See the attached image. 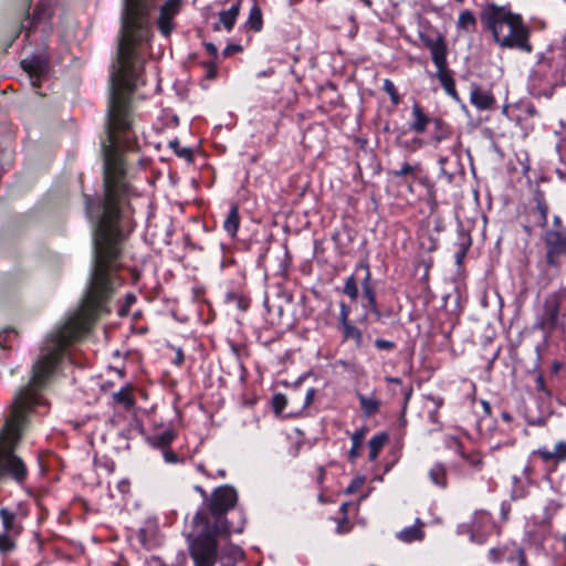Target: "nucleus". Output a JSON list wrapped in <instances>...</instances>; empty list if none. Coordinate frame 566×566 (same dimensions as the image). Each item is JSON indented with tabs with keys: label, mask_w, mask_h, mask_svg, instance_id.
Segmentation results:
<instances>
[{
	"label": "nucleus",
	"mask_w": 566,
	"mask_h": 566,
	"mask_svg": "<svg viewBox=\"0 0 566 566\" xmlns=\"http://www.w3.org/2000/svg\"><path fill=\"white\" fill-rule=\"evenodd\" d=\"M157 1L125 0L108 106H130V95L144 83L140 48L153 38L150 13Z\"/></svg>",
	"instance_id": "f257e3e1"
},
{
	"label": "nucleus",
	"mask_w": 566,
	"mask_h": 566,
	"mask_svg": "<svg viewBox=\"0 0 566 566\" xmlns=\"http://www.w3.org/2000/svg\"><path fill=\"white\" fill-rule=\"evenodd\" d=\"M485 30L492 33L494 42L502 49H516L531 53L530 29L520 14L504 6L489 3L480 13Z\"/></svg>",
	"instance_id": "f03ea898"
},
{
	"label": "nucleus",
	"mask_w": 566,
	"mask_h": 566,
	"mask_svg": "<svg viewBox=\"0 0 566 566\" xmlns=\"http://www.w3.org/2000/svg\"><path fill=\"white\" fill-rule=\"evenodd\" d=\"M566 82V55L563 50L541 53L530 75L535 94L546 93L552 86Z\"/></svg>",
	"instance_id": "7ed1b4c3"
},
{
	"label": "nucleus",
	"mask_w": 566,
	"mask_h": 566,
	"mask_svg": "<svg viewBox=\"0 0 566 566\" xmlns=\"http://www.w3.org/2000/svg\"><path fill=\"white\" fill-rule=\"evenodd\" d=\"M196 537L190 545V555L196 566H214L219 557L217 535L229 534L230 532H217L211 521L201 512L193 516Z\"/></svg>",
	"instance_id": "20e7f679"
},
{
	"label": "nucleus",
	"mask_w": 566,
	"mask_h": 566,
	"mask_svg": "<svg viewBox=\"0 0 566 566\" xmlns=\"http://www.w3.org/2000/svg\"><path fill=\"white\" fill-rule=\"evenodd\" d=\"M238 503L237 490L229 485H221L216 488L207 503V511H200L206 515L212 524V527L217 532H237L241 533L244 527V521L238 526L231 525L226 515L232 510Z\"/></svg>",
	"instance_id": "39448f33"
},
{
	"label": "nucleus",
	"mask_w": 566,
	"mask_h": 566,
	"mask_svg": "<svg viewBox=\"0 0 566 566\" xmlns=\"http://www.w3.org/2000/svg\"><path fill=\"white\" fill-rule=\"evenodd\" d=\"M469 434L464 437L448 436L444 441L446 448L458 457L452 463V470L461 475L481 472L484 469V455L480 449L468 444Z\"/></svg>",
	"instance_id": "423d86ee"
},
{
	"label": "nucleus",
	"mask_w": 566,
	"mask_h": 566,
	"mask_svg": "<svg viewBox=\"0 0 566 566\" xmlns=\"http://www.w3.org/2000/svg\"><path fill=\"white\" fill-rule=\"evenodd\" d=\"M494 528V522L490 512L476 510L468 523L458 525L457 533L467 535L470 542L482 545L486 542Z\"/></svg>",
	"instance_id": "0eeeda50"
},
{
	"label": "nucleus",
	"mask_w": 566,
	"mask_h": 566,
	"mask_svg": "<svg viewBox=\"0 0 566 566\" xmlns=\"http://www.w3.org/2000/svg\"><path fill=\"white\" fill-rule=\"evenodd\" d=\"M418 35L423 45L430 51L431 59L448 55L444 35L428 19L419 18Z\"/></svg>",
	"instance_id": "6e6552de"
},
{
	"label": "nucleus",
	"mask_w": 566,
	"mask_h": 566,
	"mask_svg": "<svg viewBox=\"0 0 566 566\" xmlns=\"http://www.w3.org/2000/svg\"><path fill=\"white\" fill-rule=\"evenodd\" d=\"M364 270L365 275L361 281L363 296L366 303L363 306L368 310L377 321L391 315L390 311L382 312L377 304L376 289L371 280V272L367 262H361L356 266V271Z\"/></svg>",
	"instance_id": "1a4fd4ad"
},
{
	"label": "nucleus",
	"mask_w": 566,
	"mask_h": 566,
	"mask_svg": "<svg viewBox=\"0 0 566 566\" xmlns=\"http://www.w3.org/2000/svg\"><path fill=\"white\" fill-rule=\"evenodd\" d=\"M544 242L547 264L558 266L560 259L566 258V230H547L544 233Z\"/></svg>",
	"instance_id": "9d476101"
},
{
	"label": "nucleus",
	"mask_w": 566,
	"mask_h": 566,
	"mask_svg": "<svg viewBox=\"0 0 566 566\" xmlns=\"http://www.w3.org/2000/svg\"><path fill=\"white\" fill-rule=\"evenodd\" d=\"M560 297L562 293L549 295L544 302V314L537 322V326L543 331H554L557 327H565L564 317L560 318Z\"/></svg>",
	"instance_id": "9b49d317"
},
{
	"label": "nucleus",
	"mask_w": 566,
	"mask_h": 566,
	"mask_svg": "<svg viewBox=\"0 0 566 566\" xmlns=\"http://www.w3.org/2000/svg\"><path fill=\"white\" fill-rule=\"evenodd\" d=\"M489 560L497 564L503 562H517V566H528L526 555L521 545L515 542H507L488 552Z\"/></svg>",
	"instance_id": "f8f14e48"
},
{
	"label": "nucleus",
	"mask_w": 566,
	"mask_h": 566,
	"mask_svg": "<svg viewBox=\"0 0 566 566\" xmlns=\"http://www.w3.org/2000/svg\"><path fill=\"white\" fill-rule=\"evenodd\" d=\"M184 0H166L159 8V15L156 21L160 34L169 38L175 31L176 17L181 12Z\"/></svg>",
	"instance_id": "ddd939ff"
},
{
	"label": "nucleus",
	"mask_w": 566,
	"mask_h": 566,
	"mask_svg": "<svg viewBox=\"0 0 566 566\" xmlns=\"http://www.w3.org/2000/svg\"><path fill=\"white\" fill-rule=\"evenodd\" d=\"M447 56L448 55H440L432 59V62L437 67V78L439 80L446 93L455 101H459V95L455 88V81L452 76V72L448 67Z\"/></svg>",
	"instance_id": "4468645a"
},
{
	"label": "nucleus",
	"mask_w": 566,
	"mask_h": 566,
	"mask_svg": "<svg viewBox=\"0 0 566 566\" xmlns=\"http://www.w3.org/2000/svg\"><path fill=\"white\" fill-rule=\"evenodd\" d=\"M532 457H538L553 471L562 462L566 461V441H558L553 450L546 447L539 448L532 452Z\"/></svg>",
	"instance_id": "2eb2a0df"
},
{
	"label": "nucleus",
	"mask_w": 566,
	"mask_h": 566,
	"mask_svg": "<svg viewBox=\"0 0 566 566\" xmlns=\"http://www.w3.org/2000/svg\"><path fill=\"white\" fill-rule=\"evenodd\" d=\"M22 69L28 73L31 84L39 87L48 73V62L40 56H31L21 61Z\"/></svg>",
	"instance_id": "dca6fc26"
},
{
	"label": "nucleus",
	"mask_w": 566,
	"mask_h": 566,
	"mask_svg": "<svg viewBox=\"0 0 566 566\" xmlns=\"http://www.w3.org/2000/svg\"><path fill=\"white\" fill-rule=\"evenodd\" d=\"M411 117L412 120L409 124V129L416 134L426 133L428 126L432 125L436 119V117L429 116L418 102L412 104Z\"/></svg>",
	"instance_id": "f3484780"
},
{
	"label": "nucleus",
	"mask_w": 566,
	"mask_h": 566,
	"mask_svg": "<svg viewBox=\"0 0 566 566\" xmlns=\"http://www.w3.org/2000/svg\"><path fill=\"white\" fill-rule=\"evenodd\" d=\"M424 526H426V523L422 520L416 518L413 525L407 526V527L402 528L401 531H399L396 534V537L400 542L406 543V544H411L413 542H421V541H423V538L426 536V533L423 530Z\"/></svg>",
	"instance_id": "a211bd4d"
},
{
	"label": "nucleus",
	"mask_w": 566,
	"mask_h": 566,
	"mask_svg": "<svg viewBox=\"0 0 566 566\" xmlns=\"http://www.w3.org/2000/svg\"><path fill=\"white\" fill-rule=\"evenodd\" d=\"M137 538L143 547L150 549L158 544V525L148 520L137 532Z\"/></svg>",
	"instance_id": "6ab92c4d"
},
{
	"label": "nucleus",
	"mask_w": 566,
	"mask_h": 566,
	"mask_svg": "<svg viewBox=\"0 0 566 566\" xmlns=\"http://www.w3.org/2000/svg\"><path fill=\"white\" fill-rule=\"evenodd\" d=\"M470 102L480 111H486L493 108L495 104V97L489 91L482 90L478 85H472L470 92Z\"/></svg>",
	"instance_id": "aec40b11"
},
{
	"label": "nucleus",
	"mask_w": 566,
	"mask_h": 566,
	"mask_svg": "<svg viewBox=\"0 0 566 566\" xmlns=\"http://www.w3.org/2000/svg\"><path fill=\"white\" fill-rule=\"evenodd\" d=\"M533 201L535 203V210L538 214L537 224L542 228H545L547 226L548 205L546 202L544 192L539 188H536L533 191Z\"/></svg>",
	"instance_id": "412c9836"
},
{
	"label": "nucleus",
	"mask_w": 566,
	"mask_h": 566,
	"mask_svg": "<svg viewBox=\"0 0 566 566\" xmlns=\"http://www.w3.org/2000/svg\"><path fill=\"white\" fill-rule=\"evenodd\" d=\"M428 476L432 484L440 489L448 488V471L447 467L442 462H436L431 465L428 471Z\"/></svg>",
	"instance_id": "4be33fe9"
},
{
	"label": "nucleus",
	"mask_w": 566,
	"mask_h": 566,
	"mask_svg": "<svg viewBox=\"0 0 566 566\" xmlns=\"http://www.w3.org/2000/svg\"><path fill=\"white\" fill-rule=\"evenodd\" d=\"M243 551L234 544H227L220 549L219 558L224 566H233L238 560L243 558Z\"/></svg>",
	"instance_id": "5701e85b"
},
{
	"label": "nucleus",
	"mask_w": 566,
	"mask_h": 566,
	"mask_svg": "<svg viewBox=\"0 0 566 566\" xmlns=\"http://www.w3.org/2000/svg\"><path fill=\"white\" fill-rule=\"evenodd\" d=\"M432 125L433 130L431 133V142L434 143V145H438L451 137L452 129L450 125L441 117H436Z\"/></svg>",
	"instance_id": "b1692460"
},
{
	"label": "nucleus",
	"mask_w": 566,
	"mask_h": 566,
	"mask_svg": "<svg viewBox=\"0 0 566 566\" xmlns=\"http://www.w3.org/2000/svg\"><path fill=\"white\" fill-rule=\"evenodd\" d=\"M241 218L239 214V207L237 205H231L228 214L223 221V229L230 235V238L234 239L237 237L238 230L240 228Z\"/></svg>",
	"instance_id": "393cba45"
},
{
	"label": "nucleus",
	"mask_w": 566,
	"mask_h": 566,
	"mask_svg": "<svg viewBox=\"0 0 566 566\" xmlns=\"http://www.w3.org/2000/svg\"><path fill=\"white\" fill-rule=\"evenodd\" d=\"M244 27L255 33L263 29V14L256 0H253V4L250 9Z\"/></svg>",
	"instance_id": "a878e982"
},
{
	"label": "nucleus",
	"mask_w": 566,
	"mask_h": 566,
	"mask_svg": "<svg viewBox=\"0 0 566 566\" xmlns=\"http://www.w3.org/2000/svg\"><path fill=\"white\" fill-rule=\"evenodd\" d=\"M0 517L2 521L3 532L18 536L22 532V526L17 523L15 514L8 509H0Z\"/></svg>",
	"instance_id": "bb28decb"
},
{
	"label": "nucleus",
	"mask_w": 566,
	"mask_h": 566,
	"mask_svg": "<svg viewBox=\"0 0 566 566\" xmlns=\"http://www.w3.org/2000/svg\"><path fill=\"white\" fill-rule=\"evenodd\" d=\"M240 4L239 0L237 3L232 4L230 9L223 10L219 13V21L223 24L227 31H231L235 24V21L240 14Z\"/></svg>",
	"instance_id": "cd10ccee"
},
{
	"label": "nucleus",
	"mask_w": 566,
	"mask_h": 566,
	"mask_svg": "<svg viewBox=\"0 0 566 566\" xmlns=\"http://www.w3.org/2000/svg\"><path fill=\"white\" fill-rule=\"evenodd\" d=\"M457 29L460 32L473 33L476 29V19L472 11H461L457 21Z\"/></svg>",
	"instance_id": "c85d7f7f"
},
{
	"label": "nucleus",
	"mask_w": 566,
	"mask_h": 566,
	"mask_svg": "<svg viewBox=\"0 0 566 566\" xmlns=\"http://www.w3.org/2000/svg\"><path fill=\"white\" fill-rule=\"evenodd\" d=\"M148 566H186L187 556L184 552H178L175 560L168 562L160 556L151 555L146 559Z\"/></svg>",
	"instance_id": "c756f323"
},
{
	"label": "nucleus",
	"mask_w": 566,
	"mask_h": 566,
	"mask_svg": "<svg viewBox=\"0 0 566 566\" xmlns=\"http://www.w3.org/2000/svg\"><path fill=\"white\" fill-rule=\"evenodd\" d=\"M357 398L359 400L360 408L366 417H370L379 411L380 401L373 394L371 396H365L363 394H357Z\"/></svg>",
	"instance_id": "7c9ffc66"
},
{
	"label": "nucleus",
	"mask_w": 566,
	"mask_h": 566,
	"mask_svg": "<svg viewBox=\"0 0 566 566\" xmlns=\"http://www.w3.org/2000/svg\"><path fill=\"white\" fill-rule=\"evenodd\" d=\"M339 329L342 331L344 342L353 340L357 348L363 346V333L352 322L339 326Z\"/></svg>",
	"instance_id": "2f4dec72"
},
{
	"label": "nucleus",
	"mask_w": 566,
	"mask_h": 566,
	"mask_svg": "<svg viewBox=\"0 0 566 566\" xmlns=\"http://www.w3.org/2000/svg\"><path fill=\"white\" fill-rule=\"evenodd\" d=\"M176 433L174 430L167 429L159 433L151 436L148 441L154 448H161L163 450L168 448L169 444L175 440Z\"/></svg>",
	"instance_id": "473e14b6"
},
{
	"label": "nucleus",
	"mask_w": 566,
	"mask_h": 566,
	"mask_svg": "<svg viewBox=\"0 0 566 566\" xmlns=\"http://www.w3.org/2000/svg\"><path fill=\"white\" fill-rule=\"evenodd\" d=\"M388 440V436L386 433H379V434H376L374 436L369 442H368V449H369V460L370 461H375L378 455H379V452L381 451L382 447L385 446V443L387 442Z\"/></svg>",
	"instance_id": "72a5a7b5"
},
{
	"label": "nucleus",
	"mask_w": 566,
	"mask_h": 566,
	"mask_svg": "<svg viewBox=\"0 0 566 566\" xmlns=\"http://www.w3.org/2000/svg\"><path fill=\"white\" fill-rule=\"evenodd\" d=\"M364 438L365 429H358L352 434V448L348 452V459L350 462H355L356 459L359 457V449L363 444Z\"/></svg>",
	"instance_id": "f704fd0d"
},
{
	"label": "nucleus",
	"mask_w": 566,
	"mask_h": 566,
	"mask_svg": "<svg viewBox=\"0 0 566 566\" xmlns=\"http://www.w3.org/2000/svg\"><path fill=\"white\" fill-rule=\"evenodd\" d=\"M421 170L420 164H409L403 163L400 169L391 170L390 175L394 177H412L415 178L417 174Z\"/></svg>",
	"instance_id": "c9c22d12"
},
{
	"label": "nucleus",
	"mask_w": 566,
	"mask_h": 566,
	"mask_svg": "<svg viewBox=\"0 0 566 566\" xmlns=\"http://www.w3.org/2000/svg\"><path fill=\"white\" fill-rule=\"evenodd\" d=\"M343 293L347 295L352 301H356L358 298V286L354 274L349 275L345 280Z\"/></svg>",
	"instance_id": "e433bc0d"
},
{
	"label": "nucleus",
	"mask_w": 566,
	"mask_h": 566,
	"mask_svg": "<svg viewBox=\"0 0 566 566\" xmlns=\"http://www.w3.org/2000/svg\"><path fill=\"white\" fill-rule=\"evenodd\" d=\"M113 400L126 408H130L134 405V399L128 388H122L119 391L114 392Z\"/></svg>",
	"instance_id": "4c0bfd02"
},
{
	"label": "nucleus",
	"mask_w": 566,
	"mask_h": 566,
	"mask_svg": "<svg viewBox=\"0 0 566 566\" xmlns=\"http://www.w3.org/2000/svg\"><path fill=\"white\" fill-rule=\"evenodd\" d=\"M382 88L389 95L390 101L394 106H397L400 104L401 97H400L394 82L390 78L384 80Z\"/></svg>",
	"instance_id": "58836bf2"
},
{
	"label": "nucleus",
	"mask_w": 566,
	"mask_h": 566,
	"mask_svg": "<svg viewBox=\"0 0 566 566\" xmlns=\"http://www.w3.org/2000/svg\"><path fill=\"white\" fill-rule=\"evenodd\" d=\"M226 301L228 303H237L238 307L241 311H245L250 305V301L248 297L240 295L237 292H232V291L228 292L226 294Z\"/></svg>",
	"instance_id": "ea45409f"
},
{
	"label": "nucleus",
	"mask_w": 566,
	"mask_h": 566,
	"mask_svg": "<svg viewBox=\"0 0 566 566\" xmlns=\"http://www.w3.org/2000/svg\"><path fill=\"white\" fill-rule=\"evenodd\" d=\"M14 535L2 533L0 534V552L3 554H7L14 549L15 543H14Z\"/></svg>",
	"instance_id": "a19ab883"
},
{
	"label": "nucleus",
	"mask_w": 566,
	"mask_h": 566,
	"mask_svg": "<svg viewBox=\"0 0 566 566\" xmlns=\"http://www.w3.org/2000/svg\"><path fill=\"white\" fill-rule=\"evenodd\" d=\"M18 336V333L13 328H4L0 332V347L10 348L12 340Z\"/></svg>",
	"instance_id": "79ce46f5"
},
{
	"label": "nucleus",
	"mask_w": 566,
	"mask_h": 566,
	"mask_svg": "<svg viewBox=\"0 0 566 566\" xmlns=\"http://www.w3.org/2000/svg\"><path fill=\"white\" fill-rule=\"evenodd\" d=\"M471 245V235L465 231L459 232L458 241L455 242L457 250L469 251Z\"/></svg>",
	"instance_id": "37998d69"
},
{
	"label": "nucleus",
	"mask_w": 566,
	"mask_h": 566,
	"mask_svg": "<svg viewBox=\"0 0 566 566\" xmlns=\"http://www.w3.org/2000/svg\"><path fill=\"white\" fill-rule=\"evenodd\" d=\"M527 495V489L520 481H516L511 493L513 500H521Z\"/></svg>",
	"instance_id": "c03bdc74"
},
{
	"label": "nucleus",
	"mask_w": 566,
	"mask_h": 566,
	"mask_svg": "<svg viewBox=\"0 0 566 566\" xmlns=\"http://www.w3.org/2000/svg\"><path fill=\"white\" fill-rule=\"evenodd\" d=\"M273 409L276 413H281L286 406V397L282 394H276L272 398Z\"/></svg>",
	"instance_id": "a18cd8bd"
},
{
	"label": "nucleus",
	"mask_w": 566,
	"mask_h": 566,
	"mask_svg": "<svg viewBox=\"0 0 566 566\" xmlns=\"http://www.w3.org/2000/svg\"><path fill=\"white\" fill-rule=\"evenodd\" d=\"M349 313L350 307L345 304L344 302H340L339 304V315H338V324L339 326L350 323L349 322Z\"/></svg>",
	"instance_id": "49530a36"
},
{
	"label": "nucleus",
	"mask_w": 566,
	"mask_h": 566,
	"mask_svg": "<svg viewBox=\"0 0 566 566\" xmlns=\"http://www.w3.org/2000/svg\"><path fill=\"white\" fill-rule=\"evenodd\" d=\"M202 66L206 70V77L209 80H214L218 75L217 63L213 60L202 62Z\"/></svg>",
	"instance_id": "de8ad7c7"
},
{
	"label": "nucleus",
	"mask_w": 566,
	"mask_h": 566,
	"mask_svg": "<svg viewBox=\"0 0 566 566\" xmlns=\"http://www.w3.org/2000/svg\"><path fill=\"white\" fill-rule=\"evenodd\" d=\"M136 303V296L133 294V293H128L125 295V300H124V304L123 306L120 307L119 310V315L120 316H125L128 314L129 312V308L132 307L133 304Z\"/></svg>",
	"instance_id": "09e8293b"
},
{
	"label": "nucleus",
	"mask_w": 566,
	"mask_h": 566,
	"mask_svg": "<svg viewBox=\"0 0 566 566\" xmlns=\"http://www.w3.org/2000/svg\"><path fill=\"white\" fill-rule=\"evenodd\" d=\"M560 509V504L556 501H549L547 505L545 506V522L549 523L553 516L557 513V511Z\"/></svg>",
	"instance_id": "8fccbe9b"
},
{
	"label": "nucleus",
	"mask_w": 566,
	"mask_h": 566,
	"mask_svg": "<svg viewBox=\"0 0 566 566\" xmlns=\"http://www.w3.org/2000/svg\"><path fill=\"white\" fill-rule=\"evenodd\" d=\"M375 346L380 350H392L396 347V344L391 340L377 338L375 340Z\"/></svg>",
	"instance_id": "3c124183"
},
{
	"label": "nucleus",
	"mask_w": 566,
	"mask_h": 566,
	"mask_svg": "<svg viewBox=\"0 0 566 566\" xmlns=\"http://www.w3.org/2000/svg\"><path fill=\"white\" fill-rule=\"evenodd\" d=\"M439 407L440 405H437L432 410L428 411V419L432 424L437 426V430L441 429V424L439 421Z\"/></svg>",
	"instance_id": "603ef678"
},
{
	"label": "nucleus",
	"mask_w": 566,
	"mask_h": 566,
	"mask_svg": "<svg viewBox=\"0 0 566 566\" xmlns=\"http://www.w3.org/2000/svg\"><path fill=\"white\" fill-rule=\"evenodd\" d=\"M164 459L167 463H178L180 461L179 457L175 451L169 448L164 449L163 451Z\"/></svg>",
	"instance_id": "864d4df0"
},
{
	"label": "nucleus",
	"mask_w": 566,
	"mask_h": 566,
	"mask_svg": "<svg viewBox=\"0 0 566 566\" xmlns=\"http://www.w3.org/2000/svg\"><path fill=\"white\" fill-rule=\"evenodd\" d=\"M535 389L543 392L545 396H549V391L546 388L545 380L542 375H537L535 378Z\"/></svg>",
	"instance_id": "5fc2aeb1"
},
{
	"label": "nucleus",
	"mask_w": 566,
	"mask_h": 566,
	"mask_svg": "<svg viewBox=\"0 0 566 566\" xmlns=\"http://www.w3.org/2000/svg\"><path fill=\"white\" fill-rule=\"evenodd\" d=\"M364 483L363 478H356L352 481V483L347 486L346 492L347 493H354L357 489H359Z\"/></svg>",
	"instance_id": "6e6d98bb"
},
{
	"label": "nucleus",
	"mask_w": 566,
	"mask_h": 566,
	"mask_svg": "<svg viewBox=\"0 0 566 566\" xmlns=\"http://www.w3.org/2000/svg\"><path fill=\"white\" fill-rule=\"evenodd\" d=\"M241 51H242V46L240 44H229L223 50V55L230 56V55L241 52Z\"/></svg>",
	"instance_id": "4d7b16f0"
},
{
	"label": "nucleus",
	"mask_w": 566,
	"mask_h": 566,
	"mask_svg": "<svg viewBox=\"0 0 566 566\" xmlns=\"http://www.w3.org/2000/svg\"><path fill=\"white\" fill-rule=\"evenodd\" d=\"M510 512H511V505L510 503L507 502H502L501 504V520L503 522H506L509 520V516H510Z\"/></svg>",
	"instance_id": "13d9d810"
},
{
	"label": "nucleus",
	"mask_w": 566,
	"mask_h": 566,
	"mask_svg": "<svg viewBox=\"0 0 566 566\" xmlns=\"http://www.w3.org/2000/svg\"><path fill=\"white\" fill-rule=\"evenodd\" d=\"M350 527H349V524H348V520L346 516L343 517L342 521L338 522L337 524V532L343 534V533H347L349 532Z\"/></svg>",
	"instance_id": "bf43d9fd"
},
{
	"label": "nucleus",
	"mask_w": 566,
	"mask_h": 566,
	"mask_svg": "<svg viewBox=\"0 0 566 566\" xmlns=\"http://www.w3.org/2000/svg\"><path fill=\"white\" fill-rule=\"evenodd\" d=\"M205 48H206L207 52L209 53V55L212 57V60L216 61V59L218 56L217 46L213 43L208 42L205 44Z\"/></svg>",
	"instance_id": "052dcab7"
},
{
	"label": "nucleus",
	"mask_w": 566,
	"mask_h": 566,
	"mask_svg": "<svg viewBox=\"0 0 566 566\" xmlns=\"http://www.w3.org/2000/svg\"><path fill=\"white\" fill-rule=\"evenodd\" d=\"M557 150L562 160L566 164V138H563L560 143L557 145Z\"/></svg>",
	"instance_id": "680f3d73"
},
{
	"label": "nucleus",
	"mask_w": 566,
	"mask_h": 566,
	"mask_svg": "<svg viewBox=\"0 0 566 566\" xmlns=\"http://www.w3.org/2000/svg\"><path fill=\"white\" fill-rule=\"evenodd\" d=\"M315 394H316V390L314 388L307 389L306 395H305V400H304V407H307L313 402Z\"/></svg>",
	"instance_id": "e2e57ef3"
},
{
	"label": "nucleus",
	"mask_w": 566,
	"mask_h": 566,
	"mask_svg": "<svg viewBox=\"0 0 566 566\" xmlns=\"http://www.w3.org/2000/svg\"><path fill=\"white\" fill-rule=\"evenodd\" d=\"M184 360H185V356H184L182 349L181 348H177L176 356H175V359H174V364L176 366H181L184 364Z\"/></svg>",
	"instance_id": "0e129e2a"
},
{
	"label": "nucleus",
	"mask_w": 566,
	"mask_h": 566,
	"mask_svg": "<svg viewBox=\"0 0 566 566\" xmlns=\"http://www.w3.org/2000/svg\"><path fill=\"white\" fill-rule=\"evenodd\" d=\"M84 199H85V211H86V214L90 219H92V212H91V209H92V198L87 195L84 196Z\"/></svg>",
	"instance_id": "69168bd1"
},
{
	"label": "nucleus",
	"mask_w": 566,
	"mask_h": 566,
	"mask_svg": "<svg viewBox=\"0 0 566 566\" xmlns=\"http://www.w3.org/2000/svg\"><path fill=\"white\" fill-rule=\"evenodd\" d=\"M552 230H566V228L563 227L562 219L558 216H554V218H553V229Z\"/></svg>",
	"instance_id": "338daca9"
},
{
	"label": "nucleus",
	"mask_w": 566,
	"mask_h": 566,
	"mask_svg": "<svg viewBox=\"0 0 566 566\" xmlns=\"http://www.w3.org/2000/svg\"><path fill=\"white\" fill-rule=\"evenodd\" d=\"M177 155L187 159L192 157V151L189 148H181L180 150H176Z\"/></svg>",
	"instance_id": "774afa93"
}]
</instances>
